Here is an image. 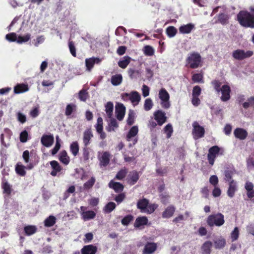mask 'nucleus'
<instances>
[{
    "label": "nucleus",
    "mask_w": 254,
    "mask_h": 254,
    "mask_svg": "<svg viewBox=\"0 0 254 254\" xmlns=\"http://www.w3.org/2000/svg\"><path fill=\"white\" fill-rule=\"evenodd\" d=\"M237 20L243 27L254 28V16L249 12L240 11L237 14Z\"/></svg>",
    "instance_id": "1"
},
{
    "label": "nucleus",
    "mask_w": 254,
    "mask_h": 254,
    "mask_svg": "<svg viewBox=\"0 0 254 254\" xmlns=\"http://www.w3.org/2000/svg\"><path fill=\"white\" fill-rule=\"evenodd\" d=\"M186 65L191 69H195L202 65V59L200 54L196 52L190 53L186 59Z\"/></svg>",
    "instance_id": "2"
},
{
    "label": "nucleus",
    "mask_w": 254,
    "mask_h": 254,
    "mask_svg": "<svg viewBox=\"0 0 254 254\" xmlns=\"http://www.w3.org/2000/svg\"><path fill=\"white\" fill-rule=\"evenodd\" d=\"M137 208L140 209L141 212L151 214L158 207V205L155 203L149 204L146 199L139 200L137 203Z\"/></svg>",
    "instance_id": "3"
},
{
    "label": "nucleus",
    "mask_w": 254,
    "mask_h": 254,
    "mask_svg": "<svg viewBox=\"0 0 254 254\" xmlns=\"http://www.w3.org/2000/svg\"><path fill=\"white\" fill-rule=\"evenodd\" d=\"M224 216L221 213L210 215L207 219V223L210 227L214 226L220 227L224 224Z\"/></svg>",
    "instance_id": "4"
},
{
    "label": "nucleus",
    "mask_w": 254,
    "mask_h": 254,
    "mask_svg": "<svg viewBox=\"0 0 254 254\" xmlns=\"http://www.w3.org/2000/svg\"><path fill=\"white\" fill-rule=\"evenodd\" d=\"M192 134L194 139L202 138L205 134L204 128L200 126L197 121H194L192 124Z\"/></svg>",
    "instance_id": "5"
},
{
    "label": "nucleus",
    "mask_w": 254,
    "mask_h": 254,
    "mask_svg": "<svg viewBox=\"0 0 254 254\" xmlns=\"http://www.w3.org/2000/svg\"><path fill=\"white\" fill-rule=\"evenodd\" d=\"M159 97L161 101V105L162 107L164 109H168L170 107V95L165 88H161L160 90Z\"/></svg>",
    "instance_id": "6"
},
{
    "label": "nucleus",
    "mask_w": 254,
    "mask_h": 254,
    "mask_svg": "<svg viewBox=\"0 0 254 254\" xmlns=\"http://www.w3.org/2000/svg\"><path fill=\"white\" fill-rule=\"evenodd\" d=\"M253 52L252 51H247L245 52L243 50L238 49L233 52V57L239 61H242L245 59L251 57L253 55Z\"/></svg>",
    "instance_id": "7"
},
{
    "label": "nucleus",
    "mask_w": 254,
    "mask_h": 254,
    "mask_svg": "<svg viewBox=\"0 0 254 254\" xmlns=\"http://www.w3.org/2000/svg\"><path fill=\"white\" fill-rule=\"evenodd\" d=\"M25 164H29V165H26L24 166L23 165L18 163L15 168V171L16 173L20 176H23L25 175V168L28 169H32L36 163H33L31 162L33 160H24Z\"/></svg>",
    "instance_id": "8"
},
{
    "label": "nucleus",
    "mask_w": 254,
    "mask_h": 254,
    "mask_svg": "<svg viewBox=\"0 0 254 254\" xmlns=\"http://www.w3.org/2000/svg\"><path fill=\"white\" fill-rule=\"evenodd\" d=\"M154 120L157 123L158 125L161 126L165 123L167 122V118L166 116V114L162 110H157L154 112Z\"/></svg>",
    "instance_id": "9"
},
{
    "label": "nucleus",
    "mask_w": 254,
    "mask_h": 254,
    "mask_svg": "<svg viewBox=\"0 0 254 254\" xmlns=\"http://www.w3.org/2000/svg\"><path fill=\"white\" fill-rule=\"evenodd\" d=\"M224 150L217 145L210 147L208 150V159H215L217 155H223Z\"/></svg>",
    "instance_id": "10"
},
{
    "label": "nucleus",
    "mask_w": 254,
    "mask_h": 254,
    "mask_svg": "<svg viewBox=\"0 0 254 254\" xmlns=\"http://www.w3.org/2000/svg\"><path fill=\"white\" fill-rule=\"evenodd\" d=\"M126 108L122 103H118L116 106L115 113L117 119L122 121L125 117Z\"/></svg>",
    "instance_id": "11"
},
{
    "label": "nucleus",
    "mask_w": 254,
    "mask_h": 254,
    "mask_svg": "<svg viewBox=\"0 0 254 254\" xmlns=\"http://www.w3.org/2000/svg\"><path fill=\"white\" fill-rule=\"evenodd\" d=\"M222 96L221 99L222 101L226 102L229 100L230 98L231 88L228 85H224L221 88Z\"/></svg>",
    "instance_id": "12"
},
{
    "label": "nucleus",
    "mask_w": 254,
    "mask_h": 254,
    "mask_svg": "<svg viewBox=\"0 0 254 254\" xmlns=\"http://www.w3.org/2000/svg\"><path fill=\"white\" fill-rule=\"evenodd\" d=\"M234 135L236 138L240 140H244L248 136V133L246 129L237 127L234 131Z\"/></svg>",
    "instance_id": "13"
},
{
    "label": "nucleus",
    "mask_w": 254,
    "mask_h": 254,
    "mask_svg": "<svg viewBox=\"0 0 254 254\" xmlns=\"http://www.w3.org/2000/svg\"><path fill=\"white\" fill-rule=\"evenodd\" d=\"M41 143L46 147L51 146L54 143V138L53 135H43L41 138Z\"/></svg>",
    "instance_id": "14"
},
{
    "label": "nucleus",
    "mask_w": 254,
    "mask_h": 254,
    "mask_svg": "<svg viewBox=\"0 0 254 254\" xmlns=\"http://www.w3.org/2000/svg\"><path fill=\"white\" fill-rule=\"evenodd\" d=\"M93 136L91 128H88L84 131L83 142L85 146L87 147L90 143V141Z\"/></svg>",
    "instance_id": "15"
},
{
    "label": "nucleus",
    "mask_w": 254,
    "mask_h": 254,
    "mask_svg": "<svg viewBox=\"0 0 254 254\" xmlns=\"http://www.w3.org/2000/svg\"><path fill=\"white\" fill-rule=\"evenodd\" d=\"M124 96L128 97L129 100L133 104H138L141 99L140 94L137 91H132L130 94L125 93Z\"/></svg>",
    "instance_id": "16"
},
{
    "label": "nucleus",
    "mask_w": 254,
    "mask_h": 254,
    "mask_svg": "<svg viewBox=\"0 0 254 254\" xmlns=\"http://www.w3.org/2000/svg\"><path fill=\"white\" fill-rule=\"evenodd\" d=\"M101 60L98 58H91L85 60V64L87 69L90 70L94 66L95 63L98 64Z\"/></svg>",
    "instance_id": "17"
},
{
    "label": "nucleus",
    "mask_w": 254,
    "mask_h": 254,
    "mask_svg": "<svg viewBox=\"0 0 254 254\" xmlns=\"http://www.w3.org/2000/svg\"><path fill=\"white\" fill-rule=\"evenodd\" d=\"M110 118V122L108 123V126L106 127V129L108 132L115 131L119 127L118 123L115 119L112 117Z\"/></svg>",
    "instance_id": "18"
},
{
    "label": "nucleus",
    "mask_w": 254,
    "mask_h": 254,
    "mask_svg": "<svg viewBox=\"0 0 254 254\" xmlns=\"http://www.w3.org/2000/svg\"><path fill=\"white\" fill-rule=\"evenodd\" d=\"M229 185L227 194L230 197L232 198L234 196L235 193L237 190V183L234 180H232L230 182Z\"/></svg>",
    "instance_id": "19"
},
{
    "label": "nucleus",
    "mask_w": 254,
    "mask_h": 254,
    "mask_svg": "<svg viewBox=\"0 0 254 254\" xmlns=\"http://www.w3.org/2000/svg\"><path fill=\"white\" fill-rule=\"evenodd\" d=\"M194 28V24L190 23L186 25H182L179 27V30L180 33L185 34L190 33Z\"/></svg>",
    "instance_id": "20"
},
{
    "label": "nucleus",
    "mask_w": 254,
    "mask_h": 254,
    "mask_svg": "<svg viewBox=\"0 0 254 254\" xmlns=\"http://www.w3.org/2000/svg\"><path fill=\"white\" fill-rule=\"evenodd\" d=\"M157 246L154 243H148L144 247L143 254H152L156 250Z\"/></svg>",
    "instance_id": "21"
},
{
    "label": "nucleus",
    "mask_w": 254,
    "mask_h": 254,
    "mask_svg": "<svg viewBox=\"0 0 254 254\" xmlns=\"http://www.w3.org/2000/svg\"><path fill=\"white\" fill-rule=\"evenodd\" d=\"M97 248L92 245L84 246L81 250L82 254H95Z\"/></svg>",
    "instance_id": "22"
},
{
    "label": "nucleus",
    "mask_w": 254,
    "mask_h": 254,
    "mask_svg": "<svg viewBox=\"0 0 254 254\" xmlns=\"http://www.w3.org/2000/svg\"><path fill=\"white\" fill-rule=\"evenodd\" d=\"M1 187L3 189V193L5 195H9L11 192V186L7 183L5 178L3 177Z\"/></svg>",
    "instance_id": "23"
},
{
    "label": "nucleus",
    "mask_w": 254,
    "mask_h": 254,
    "mask_svg": "<svg viewBox=\"0 0 254 254\" xmlns=\"http://www.w3.org/2000/svg\"><path fill=\"white\" fill-rule=\"evenodd\" d=\"M212 243L210 241H206L201 247V253L202 254H210Z\"/></svg>",
    "instance_id": "24"
},
{
    "label": "nucleus",
    "mask_w": 254,
    "mask_h": 254,
    "mask_svg": "<svg viewBox=\"0 0 254 254\" xmlns=\"http://www.w3.org/2000/svg\"><path fill=\"white\" fill-rule=\"evenodd\" d=\"M128 177V183L130 185H133L137 182L139 179L138 173L135 171L130 172Z\"/></svg>",
    "instance_id": "25"
},
{
    "label": "nucleus",
    "mask_w": 254,
    "mask_h": 254,
    "mask_svg": "<svg viewBox=\"0 0 254 254\" xmlns=\"http://www.w3.org/2000/svg\"><path fill=\"white\" fill-rule=\"evenodd\" d=\"M176 208L173 205L167 207L162 213V217L164 218H169L173 216Z\"/></svg>",
    "instance_id": "26"
},
{
    "label": "nucleus",
    "mask_w": 254,
    "mask_h": 254,
    "mask_svg": "<svg viewBox=\"0 0 254 254\" xmlns=\"http://www.w3.org/2000/svg\"><path fill=\"white\" fill-rule=\"evenodd\" d=\"M29 90L28 86L25 84H18L14 88L15 94H19L27 91Z\"/></svg>",
    "instance_id": "27"
},
{
    "label": "nucleus",
    "mask_w": 254,
    "mask_h": 254,
    "mask_svg": "<svg viewBox=\"0 0 254 254\" xmlns=\"http://www.w3.org/2000/svg\"><path fill=\"white\" fill-rule=\"evenodd\" d=\"M82 219L85 221H88L94 219L96 216V213L92 210H88L81 213Z\"/></svg>",
    "instance_id": "28"
},
{
    "label": "nucleus",
    "mask_w": 254,
    "mask_h": 254,
    "mask_svg": "<svg viewBox=\"0 0 254 254\" xmlns=\"http://www.w3.org/2000/svg\"><path fill=\"white\" fill-rule=\"evenodd\" d=\"M131 58L128 56H125L118 62V65L122 68H126L131 61Z\"/></svg>",
    "instance_id": "29"
},
{
    "label": "nucleus",
    "mask_w": 254,
    "mask_h": 254,
    "mask_svg": "<svg viewBox=\"0 0 254 254\" xmlns=\"http://www.w3.org/2000/svg\"><path fill=\"white\" fill-rule=\"evenodd\" d=\"M123 81V76L121 74H117L111 76V82L113 85L118 86Z\"/></svg>",
    "instance_id": "30"
},
{
    "label": "nucleus",
    "mask_w": 254,
    "mask_h": 254,
    "mask_svg": "<svg viewBox=\"0 0 254 254\" xmlns=\"http://www.w3.org/2000/svg\"><path fill=\"white\" fill-rule=\"evenodd\" d=\"M109 186L110 188L114 189L116 192L122 191L124 189V186L122 184L113 181H110Z\"/></svg>",
    "instance_id": "31"
},
{
    "label": "nucleus",
    "mask_w": 254,
    "mask_h": 254,
    "mask_svg": "<svg viewBox=\"0 0 254 254\" xmlns=\"http://www.w3.org/2000/svg\"><path fill=\"white\" fill-rule=\"evenodd\" d=\"M50 164L53 169V171L51 172V174L53 176H56L57 175V173L61 171V166L55 160L51 161L50 162Z\"/></svg>",
    "instance_id": "32"
},
{
    "label": "nucleus",
    "mask_w": 254,
    "mask_h": 254,
    "mask_svg": "<svg viewBox=\"0 0 254 254\" xmlns=\"http://www.w3.org/2000/svg\"><path fill=\"white\" fill-rule=\"evenodd\" d=\"M75 173L74 176L75 179H80L81 180H84L87 177V174L82 168L76 169Z\"/></svg>",
    "instance_id": "33"
},
{
    "label": "nucleus",
    "mask_w": 254,
    "mask_h": 254,
    "mask_svg": "<svg viewBox=\"0 0 254 254\" xmlns=\"http://www.w3.org/2000/svg\"><path fill=\"white\" fill-rule=\"evenodd\" d=\"M229 17L226 13H221L218 15V22L225 25L228 23Z\"/></svg>",
    "instance_id": "34"
},
{
    "label": "nucleus",
    "mask_w": 254,
    "mask_h": 254,
    "mask_svg": "<svg viewBox=\"0 0 254 254\" xmlns=\"http://www.w3.org/2000/svg\"><path fill=\"white\" fill-rule=\"evenodd\" d=\"M138 129L137 127L133 126L131 127L128 132L127 135V141H130L131 138L134 137L138 133Z\"/></svg>",
    "instance_id": "35"
},
{
    "label": "nucleus",
    "mask_w": 254,
    "mask_h": 254,
    "mask_svg": "<svg viewBox=\"0 0 254 254\" xmlns=\"http://www.w3.org/2000/svg\"><path fill=\"white\" fill-rule=\"evenodd\" d=\"M147 222L148 219L146 217L142 216L138 217L135 221L134 227L138 228L141 226L146 225L147 223Z\"/></svg>",
    "instance_id": "36"
},
{
    "label": "nucleus",
    "mask_w": 254,
    "mask_h": 254,
    "mask_svg": "<svg viewBox=\"0 0 254 254\" xmlns=\"http://www.w3.org/2000/svg\"><path fill=\"white\" fill-rule=\"evenodd\" d=\"M56 222V218L53 215H50L45 220L44 225L47 227H50L53 226Z\"/></svg>",
    "instance_id": "37"
},
{
    "label": "nucleus",
    "mask_w": 254,
    "mask_h": 254,
    "mask_svg": "<svg viewBox=\"0 0 254 254\" xmlns=\"http://www.w3.org/2000/svg\"><path fill=\"white\" fill-rule=\"evenodd\" d=\"M76 110V106L74 104H69L67 105L65 108V115L69 116Z\"/></svg>",
    "instance_id": "38"
},
{
    "label": "nucleus",
    "mask_w": 254,
    "mask_h": 254,
    "mask_svg": "<svg viewBox=\"0 0 254 254\" xmlns=\"http://www.w3.org/2000/svg\"><path fill=\"white\" fill-rule=\"evenodd\" d=\"M37 228L35 226L28 225L24 227V230L25 234L28 236H30L36 233Z\"/></svg>",
    "instance_id": "39"
},
{
    "label": "nucleus",
    "mask_w": 254,
    "mask_h": 254,
    "mask_svg": "<svg viewBox=\"0 0 254 254\" xmlns=\"http://www.w3.org/2000/svg\"><path fill=\"white\" fill-rule=\"evenodd\" d=\"M191 79L194 83H204L203 75L202 73L193 74L192 75Z\"/></svg>",
    "instance_id": "40"
},
{
    "label": "nucleus",
    "mask_w": 254,
    "mask_h": 254,
    "mask_svg": "<svg viewBox=\"0 0 254 254\" xmlns=\"http://www.w3.org/2000/svg\"><path fill=\"white\" fill-rule=\"evenodd\" d=\"M105 111L108 118H111L113 115L114 105L111 102H108L105 106Z\"/></svg>",
    "instance_id": "41"
},
{
    "label": "nucleus",
    "mask_w": 254,
    "mask_h": 254,
    "mask_svg": "<svg viewBox=\"0 0 254 254\" xmlns=\"http://www.w3.org/2000/svg\"><path fill=\"white\" fill-rule=\"evenodd\" d=\"M243 107L247 109L250 107H252L254 110V96H251L249 98L247 102H245L242 104Z\"/></svg>",
    "instance_id": "42"
},
{
    "label": "nucleus",
    "mask_w": 254,
    "mask_h": 254,
    "mask_svg": "<svg viewBox=\"0 0 254 254\" xmlns=\"http://www.w3.org/2000/svg\"><path fill=\"white\" fill-rule=\"evenodd\" d=\"M177 33V30L174 26H170L166 29V34L170 38L174 37Z\"/></svg>",
    "instance_id": "43"
},
{
    "label": "nucleus",
    "mask_w": 254,
    "mask_h": 254,
    "mask_svg": "<svg viewBox=\"0 0 254 254\" xmlns=\"http://www.w3.org/2000/svg\"><path fill=\"white\" fill-rule=\"evenodd\" d=\"M70 150L74 156H76L79 151V145L77 141L73 142L70 146Z\"/></svg>",
    "instance_id": "44"
},
{
    "label": "nucleus",
    "mask_w": 254,
    "mask_h": 254,
    "mask_svg": "<svg viewBox=\"0 0 254 254\" xmlns=\"http://www.w3.org/2000/svg\"><path fill=\"white\" fill-rule=\"evenodd\" d=\"M116 204L113 202L108 203L103 209L105 213H108L112 211L116 207Z\"/></svg>",
    "instance_id": "45"
},
{
    "label": "nucleus",
    "mask_w": 254,
    "mask_h": 254,
    "mask_svg": "<svg viewBox=\"0 0 254 254\" xmlns=\"http://www.w3.org/2000/svg\"><path fill=\"white\" fill-rule=\"evenodd\" d=\"M225 245L226 241L223 238H220L214 241L215 248L217 249L223 248Z\"/></svg>",
    "instance_id": "46"
},
{
    "label": "nucleus",
    "mask_w": 254,
    "mask_h": 254,
    "mask_svg": "<svg viewBox=\"0 0 254 254\" xmlns=\"http://www.w3.org/2000/svg\"><path fill=\"white\" fill-rule=\"evenodd\" d=\"M68 45L70 54L73 57H76V53L74 42L69 39L68 41Z\"/></svg>",
    "instance_id": "47"
},
{
    "label": "nucleus",
    "mask_w": 254,
    "mask_h": 254,
    "mask_svg": "<svg viewBox=\"0 0 254 254\" xmlns=\"http://www.w3.org/2000/svg\"><path fill=\"white\" fill-rule=\"evenodd\" d=\"M164 132L166 133V137L169 138L172 136L173 132V127L171 124H168L164 128Z\"/></svg>",
    "instance_id": "48"
},
{
    "label": "nucleus",
    "mask_w": 254,
    "mask_h": 254,
    "mask_svg": "<svg viewBox=\"0 0 254 254\" xmlns=\"http://www.w3.org/2000/svg\"><path fill=\"white\" fill-rule=\"evenodd\" d=\"M168 169L166 167H159L157 166L156 169V173L159 176H164L167 174L168 173Z\"/></svg>",
    "instance_id": "49"
},
{
    "label": "nucleus",
    "mask_w": 254,
    "mask_h": 254,
    "mask_svg": "<svg viewBox=\"0 0 254 254\" xmlns=\"http://www.w3.org/2000/svg\"><path fill=\"white\" fill-rule=\"evenodd\" d=\"M95 183V178L92 177L88 181L86 182L83 185V188L85 190H88L92 187Z\"/></svg>",
    "instance_id": "50"
},
{
    "label": "nucleus",
    "mask_w": 254,
    "mask_h": 254,
    "mask_svg": "<svg viewBox=\"0 0 254 254\" xmlns=\"http://www.w3.org/2000/svg\"><path fill=\"white\" fill-rule=\"evenodd\" d=\"M144 54L147 56H151L154 54V50L153 48L149 45L144 46L143 48Z\"/></svg>",
    "instance_id": "51"
},
{
    "label": "nucleus",
    "mask_w": 254,
    "mask_h": 254,
    "mask_svg": "<svg viewBox=\"0 0 254 254\" xmlns=\"http://www.w3.org/2000/svg\"><path fill=\"white\" fill-rule=\"evenodd\" d=\"M103 119L101 117H99L97 119V123L95 126L96 131L98 133L101 132L103 130Z\"/></svg>",
    "instance_id": "52"
},
{
    "label": "nucleus",
    "mask_w": 254,
    "mask_h": 254,
    "mask_svg": "<svg viewBox=\"0 0 254 254\" xmlns=\"http://www.w3.org/2000/svg\"><path fill=\"white\" fill-rule=\"evenodd\" d=\"M78 97L81 101L85 102L88 97V93L86 90L82 89L79 92Z\"/></svg>",
    "instance_id": "53"
},
{
    "label": "nucleus",
    "mask_w": 254,
    "mask_h": 254,
    "mask_svg": "<svg viewBox=\"0 0 254 254\" xmlns=\"http://www.w3.org/2000/svg\"><path fill=\"white\" fill-rule=\"evenodd\" d=\"M153 105V104L152 100L150 98H147L145 100L144 109L145 111H148L151 110Z\"/></svg>",
    "instance_id": "54"
},
{
    "label": "nucleus",
    "mask_w": 254,
    "mask_h": 254,
    "mask_svg": "<svg viewBox=\"0 0 254 254\" xmlns=\"http://www.w3.org/2000/svg\"><path fill=\"white\" fill-rule=\"evenodd\" d=\"M239 236V230L238 227H235L231 234L232 241L234 242L238 239Z\"/></svg>",
    "instance_id": "55"
},
{
    "label": "nucleus",
    "mask_w": 254,
    "mask_h": 254,
    "mask_svg": "<svg viewBox=\"0 0 254 254\" xmlns=\"http://www.w3.org/2000/svg\"><path fill=\"white\" fill-rule=\"evenodd\" d=\"M60 147H61V144L60 142L59 137L58 136H56V143L55 147L52 150V151H51L52 154V155L56 154L58 152L59 150L60 149Z\"/></svg>",
    "instance_id": "56"
},
{
    "label": "nucleus",
    "mask_w": 254,
    "mask_h": 254,
    "mask_svg": "<svg viewBox=\"0 0 254 254\" xmlns=\"http://www.w3.org/2000/svg\"><path fill=\"white\" fill-rule=\"evenodd\" d=\"M129 77L131 79L136 78L139 74V71L133 68H129L127 71Z\"/></svg>",
    "instance_id": "57"
},
{
    "label": "nucleus",
    "mask_w": 254,
    "mask_h": 254,
    "mask_svg": "<svg viewBox=\"0 0 254 254\" xmlns=\"http://www.w3.org/2000/svg\"><path fill=\"white\" fill-rule=\"evenodd\" d=\"M127 172V171L126 169L121 170L116 175V179L119 180H122L125 177Z\"/></svg>",
    "instance_id": "58"
},
{
    "label": "nucleus",
    "mask_w": 254,
    "mask_h": 254,
    "mask_svg": "<svg viewBox=\"0 0 254 254\" xmlns=\"http://www.w3.org/2000/svg\"><path fill=\"white\" fill-rule=\"evenodd\" d=\"M127 122V124L129 126H131L133 124L134 122V113L133 111L129 112Z\"/></svg>",
    "instance_id": "59"
},
{
    "label": "nucleus",
    "mask_w": 254,
    "mask_h": 254,
    "mask_svg": "<svg viewBox=\"0 0 254 254\" xmlns=\"http://www.w3.org/2000/svg\"><path fill=\"white\" fill-rule=\"evenodd\" d=\"M30 36L31 35L29 34H27L23 36H19L17 38V42L18 43L27 42L30 39Z\"/></svg>",
    "instance_id": "60"
},
{
    "label": "nucleus",
    "mask_w": 254,
    "mask_h": 254,
    "mask_svg": "<svg viewBox=\"0 0 254 254\" xmlns=\"http://www.w3.org/2000/svg\"><path fill=\"white\" fill-rule=\"evenodd\" d=\"M201 93V89L198 85H196L193 87L192 91V96H199Z\"/></svg>",
    "instance_id": "61"
},
{
    "label": "nucleus",
    "mask_w": 254,
    "mask_h": 254,
    "mask_svg": "<svg viewBox=\"0 0 254 254\" xmlns=\"http://www.w3.org/2000/svg\"><path fill=\"white\" fill-rule=\"evenodd\" d=\"M28 134L26 130H23L20 134L19 139L21 142H26L27 141Z\"/></svg>",
    "instance_id": "62"
},
{
    "label": "nucleus",
    "mask_w": 254,
    "mask_h": 254,
    "mask_svg": "<svg viewBox=\"0 0 254 254\" xmlns=\"http://www.w3.org/2000/svg\"><path fill=\"white\" fill-rule=\"evenodd\" d=\"M132 219L133 217L131 215H127L122 220V223L124 225H127Z\"/></svg>",
    "instance_id": "63"
},
{
    "label": "nucleus",
    "mask_w": 254,
    "mask_h": 254,
    "mask_svg": "<svg viewBox=\"0 0 254 254\" xmlns=\"http://www.w3.org/2000/svg\"><path fill=\"white\" fill-rule=\"evenodd\" d=\"M212 84L214 86V88L215 90L217 92H220V90H221L220 86L221 85V83L219 81L217 80H214L212 81Z\"/></svg>",
    "instance_id": "64"
}]
</instances>
